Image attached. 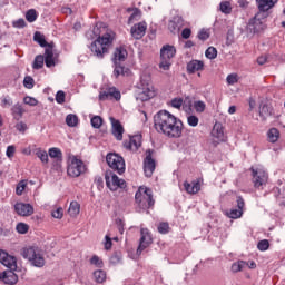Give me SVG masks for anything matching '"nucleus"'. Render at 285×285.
Masks as SVG:
<instances>
[{
  "label": "nucleus",
  "instance_id": "f704fd0d",
  "mask_svg": "<svg viewBox=\"0 0 285 285\" xmlns=\"http://www.w3.org/2000/svg\"><path fill=\"white\" fill-rule=\"evenodd\" d=\"M49 157H51V159H57V161H61V159H63V154L61 153V149L52 147L49 149Z\"/></svg>",
  "mask_w": 285,
  "mask_h": 285
},
{
  "label": "nucleus",
  "instance_id": "6e6d98bb",
  "mask_svg": "<svg viewBox=\"0 0 285 285\" xmlns=\"http://www.w3.org/2000/svg\"><path fill=\"white\" fill-rule=\"evenodd\" d=\"M269 247H271V243H268L267 239H263V240L258 242V244H257L258 250H262V252L266 250Z\"/></svg>",
  "mask_w": 285,
  "mask_h": 285
},
{
  "label": "nucleus",
  "instance_id": "49530a36",
  "mask_svg": "<svg viewBox=\"0 0 285 285\" xmlns=\"http://www.w3.org/2000/svg\"><path fill=\"white\" fill-rule=\"evenodd\" d=\"M104 124V119L100 116H95L91 118V126L92 128H101Z\"/></svg>",
  "mask_w": 285,
  "mask_h": 285
},
{
  "label": "nucleus",
  "instance_id": "ddd939ff",
  "mask_svg": "<svg viewBox=\"0 0 285 285\" xmlns=\"http://www.w3.org/2000/svg\"><path fill=\"white\" fill-rule=\"evenodd\" d=\"M0 263L10 271H17V257L2 249H0Z\"/></svg>",
  "mask_w": 285,
  "mask_h": 285
},
{
  "label": "nucleus",
  "instance_id": "69168bd1",
  "mask_svg": "<svg viewBox=\"0 0 285 285\" xmlns=\"http://www.w3.org/2000/svg\"><path fill=\"white\" fill-rule=\"evenodd\" d=\"M13 28H26V20L23 18H20L13 21Z\"/></svg>",
  "mask_w": 285,
  "mask_h": 285
},
{
  "label": "nucleus",
  "instance_id": "ea45409f",
  "mask_svg": "<svg viewBox=\"0 0 285 285\" xmlns=\"http://www.w3.org/2000/svg\"><path fill=\"white\" fill-rule=\"evenodd\" d=\"M94 277L98 284H104L106 282V272L97 269L94 272Z\"/></svg>",
  "mask_w": 285,
  "mask_h": 285
},
{
  "label": "nucleus",
  "instance_id": "052dcab7",
  "mask_svg": "<svg viewBox=\"0 0 285 285\" xmlns=\"http://www.w3.org/2000/svg\"><path fill=\"white\" fill-rule=\"evenodd\" d=\"M104 246L105 250H110V248H112V238H110V235L105 236Z\"/></svg>",
  "mask_w": 285,
  "mask_h": 285
},
{
  "label": "nucleus",
  "instance_id": "09e8293b",
  "mask_svg": "<svg viewBox=\"0 0 285 285\" xmlns=\"http://www.w3.org/2000/svg\"><path fill=\"white\" fill-rule=\"evenodd\" d=\"M194 108H195L196 112H204V110H206V102H204L202 100H196L194 102Z\"/></svg>",
  "mask_w": 285,
  "mask_h": 285
},
{
  "label": "nucleus",
  "instance_id": "774afa93",
  "mask_svg": "<svg viewBox=\"0 0 285 285\" xmlns=\"http://www.w3.org/2000/svg\"><path fill=\"white\" fill-rule=\"evenodd\" d=\"M90 264H92L94 266L101 267V265L104 264V262H101V258H99V256H94V257L90 259Z\"/></svg>",
  "mask_w": 285,
  "mask_h": 285
},
{
  "label": "nucleus",
  "instance_id": "79ce46f5",
  "mask_svg": "<svg viewBox=\"0 0 285 285\" xmlns=\"http://www.w3.org/2000/svg\"><path fill=\"white\" fill-rule=\"evenodd\" d=\"M12 98L10 96H3L1 99H0V106L1 108H12Z\"/></svg>",
  "mask_w": 285,
  "mask_h": 285
},
{
  "label": "nucleus",
  "instance_id": "6e6552de",
  "mask_svg": "<svg viewBox=\"0 0 285 285\" xmlns=\"http://www.w3.org/2000/svg\"><path fill=\"white\" fill-rule=\"evenodd\" d=\"M86 173V165L76 156H71L68 159L67 174L69 177H80Z\"/></svg>",
  "mask_w": 285,
  "mask_h": 285
},
{
  "label": "nucleus",
  "instance_id": "0e129e2a",
  "mask_svg": "<svg viewBox=\"0 0 285 285\" xmlns=\"http://www.w3.org/2000/svg\"><path fill=\"white\" fill-rule=\"evenodd\" d=\"M141 19V14L139 11H135L128 19V23H135V21H139Z\"/></svg>",
  "mask_w": 285,
  "mask_h": 285
},
{
  "label": "nucleus",
  "instance_id": "338daca9",
  "mask_svg": "<svg viewBox=\"0 0 285 285\" xmlns=\"http://www.w3.org/2000/svg\"><path fill=\"white\" fill-rule=\"evenodd\" d=\"M52 217H55V219H61V217H63V209L62 208H58L56 210H53L51 213Z\"/></svg>",
  "mask_w": 285,
  "mask_h": 285
},
{
  "label": "nucleus",
  "instance_id": "2f4dec72",
  "mask_svg": "<svg viewBox=\"0 0 285 285\" xmlns=\"http://www.w3.org/2000/svg\"><path fill=\"white\" fill-rule=\"evenodd\" d=\"M279 129L271 128L267 131V140L269 141V144H277V141H279Z\"/></svg>",
  "mask_w": 285,
  "mask_h": 285
},
{
  "label": "nucleus",
  "instance_id": "39448f33",
  "mask_svg": "<svg viewBox=\"0 0 285 285\" xmlns=\"http://www.w3.org/2000/svg\"><path fill=\"white\" fill-rule=\"evenodd\" d=\"M136 204L139 208L146 209L155 206V199H153V190L147 187H139L135 195Z\"/></svg>",
  "mask_w": 285,
  "mask_h": 285
},
{
  "label": "nucleus",
  "instance_id": "58836bf2",
  "mask_svg": "<svg viewBox=\"0 0 285 285\" xmlns=\"http://www.w3.org/2000/svg\"><path fill=\"white\" fill-rule=\"evenodd\" d=\"M35 155L42 161L43 164H48V151L41 148H37Z\"/></svg>",
  "mask_w": 285,
  "mask_h": 285
},
{
  "label": "nucleus",
  "instance_id": "5fc2aeb1",
  "mask_svg": "<svg viewBox=\"0 0 285 285\" xmlns=\"http://www.w3.org/2000/svg\"><path fill=\"white\" fill-rule=\"evenodd\" d=\"M171 108H176L177 110H179L181 108V106H184V99L181 98H174L170 102Z\"/></svg>",
  "mask_w": 285,
  "mask_h": 285
},
{
  "label": "nucleus",
  "instance_id": "7c9ffc66",
  "mask_svg": "<svg viewBox=\"0 0 285 285\" xmlns=\"http://www.w3.org/2000/svg\"><path fill=\"white\" fill-rule=\"evenodd\" d=\"M271 115H273V108L266 104H261L259 117L263 119V121H266L267 117H271Z\"/></svg>",
  "mask_w": 285,
  "mask_h": 285
},
{
  "label": "nucleus",
  "instance_id": "e433bc0d",
  "mask_svg": "<svg viewBox=\"0 0 285 285\" xmlns=\"http://www.w3.org/2000/svg\"><path fill=\"white\" fill-rule=\"evenodd\" d=\"M246 266H248V263L246 261H238L237 263H234L232 265V272L239 273V272L244 271V268H246Z\"/></svg>",
  "mask_w": 285,
  "mask_h": 285
},
{
  "label": "nucleus",
  "instance_id": "5701e85b",
  "mask_svg": "<svg viewBox=\"0 0 285 285\" xmlns=\"http://www.w3.org/2000/svg\"><path fill=\"white\" fill-rule=\"evenodd\" d=\"M184 28V18L181 16H175L168 23L170 32H179Z\"/></svg>",
  "mask_w": 285,
  "mask_h": 285
},
{
  "label": "nucleus",
  "instance_id": "9b49d317",
  "mask_svg": "<svg viewBox=\"0 0 285 285\" xmlns=\"http://www.w3.org/2000/svg\"><path fill=\"white\" fill-rule=\"evenodd\" d=\"M153 244V235H150V232L148 228H141L140 229V240H139V246L137 248V255H140Z\"/></svg>",
  "mask_w": 285,
  "mask_h": 285
},
{
  "label": "nucleus",
  "instance_id": "4468645a",
  "mask_svg": "<svg viewBox=\"0 0 285 285\" xmlns=\"http://www.w3.org/2000/svg\"><path fill=\"white\" fill-rule=\"evenodd\" d=\"M108 99H116V101H119V99H121V92H119V90H117V88L115 87H110L106 90L100 91L99 100L108 101Z\"/></svg>",
  "mask_w": 285,
  "mask_h": 285
},
{
  "label": "nucleus",
  "instance_id": "a18cd8bd",
  "mask_svg": "<svg viewBox=\"0 0 285 285\" xmlns=\"http://www.w3.org/2000/svg\"><path fill=\"white\" fill-rule=\"evenodd\" d=\"M205 57L207 59H217V49L215 47H209L206 51H205Z\"/></svg>",
  "mask_w": 285,
  "mask_h": 285
},
{
  "label": "nucleus",
  "instance_id": "f3484780",
  "mask_svg": "<svg viewBox=\"0 0 285 285\" xmlns=\"http://www.w3.org/2000/svg\"><path fill=\"white\" fill-rule=\"evenodd\" d=\"M14 210L17 215H20L21 217H30V215L35 213V207L30 204L17 203L14 205Z\"/></svg>",
  "mask_w": 285,
  "mask_h": 285
},
{
  "label": "nucleus",
  "instance_id": "2eb2a0df",
  "mask_svg": "<svg viewBox=\"0 0 285 285\" xmlns=\"http://www.w3.org/2000/svg\"><path fill=\"white\" fill-rule=\"evenodd\" d=\"M109 121L111 124V135H114L117 141H121V139H124V126H121L119 120L112 117L109 118Z\"/></svg>",
  "mask_w": 285,
  "mask_h": 285
},
{
  "label": "nucleus",
  "instance_id": "dca6fc26",
  "mask_svg": "<svg viewBox=\"0 0 285 285\" xmlns=\"http://www.w3.org/2000/svg\"><path fill=\"white\" fill-rule=\"evenodd\" d=\"M155 168H156L155 159H153V154H150V150H148L147 156L144 160L145 177H153V173H155Z\"/></svg>",
  "mask_w": 285,
  "mask_h": 285
},
{
  "label": "nucleus",
  "instance_id": "37998d69",
  "mask_svg": "<svg viewBox=\"0 0 285 285\" xmlns=\"http://www.w3.org/2000/svg\"><path fill=\"white\" fill-rule=\"evenodd\" d=\"M37 10L35 9H30L26 12V20L29 22V23H35V21H37Z\"/></svg>",
  "mask_w": 285,
  "mask_h": 285
},
{
  "label": "nucleus",
  "instance_id": "cd10ccee",
  "mask_svg": "<svg viewBox=\"0 0 285 285\" xmlns=\"http://www.w3.org/2000/svg\"><path fill=\"white\" fill-rule=\"evenodd\" d=\"M115 69H114V76L116 78L118 77H130V69L121 66V62H116L114 63Z\"/></svg>",
  "mask_w": 285,
  "mask_h": 285
},
{
  "label": "nucleus",
  "instance_id": "72a5a7b5",
  "mask_svg": "<svg viewBox=\"0 0 285 285\" xmlns=\"http://www.w3.org/2000/svg\"><path fill=\"white\" fill-rule=\"evenodd\" d=\"M80 212L81 205H79L76 200L71 202L68 209L70 217H77V215H79Z\"/></svg>",
  "mask_w": 285,
  "mask_h": 285
},
{
  "label": "nucleus",
  "instance_id": "603ef678",
  "mask_svg": "<svg viewBox=\"0 0 285 285\" xmlns=\"http://www.w3.org/2000/svg\"><path fill=\"white\" fill-rule=\"evenodd\" d=\"M268 18V11L258 10V12L255 14L254 19L257 21H263Z\"/></svg>",
  "mask_w": 285,
  "mask_h": 285
},
{
  "label": "nucleus",
  "instance_id": "de8ad7c7",
  "mask_svg": "<svg viewBox=\"0 0 285 285\" xmlns=\"http://www.w3.org/2000/svg\"><path fill=\"white\" fill-rule=\"evenodd\" d=\"M29 226L26 223H19L16 226V230L17 233H19L20 235H26V233H28Z\"/></svg>",
  "mask_w": 285,
  "mask_h": 285
},
{
  "label": "nucleus",
  "instance_id": "f8f14e48",
  "mask_svg": "<svg viewBox=\"0 0 285 285\" xmlns=\"http://www.w3.org/2000/svg\"><path fill=\"white\" fill-rule=\"evenodd\" d=\"M236 204L237 208H232L226 212V215L229 217V219H239L242 215H244V206H246L244 198L242 196H237Z\"/></svg>",
  "mask_w": 285,
  "mask_h": 285
},
{
  "label": "nucleus",
  "instance_id": "c9c22d12",
  "mask_svg": "<svg viewBox=\"0 0 285 285\" xmlns=\"http://www.w3.org/2000/svg\"><path fill=\"white\" fill-rule=\"evenodd\" d=\"M43 63H45V57L42 55L36 56L32 63L33 70H41V68H43Z\"/></svg>",
  "mask_w": 285,
  "mask_h": 285
},
{
  "label": "nucleus",
  "instance_id": "4c0bfd02",
  "mask_svg": "<svg viewBox=\"0 0 285 285\" xmlns=\"http://www.w3.org/2000/svg\"><path fill=\"white\" fill-rule=\"evenodd\" d=\"M66 124L67 126H69V128H75V126L79 124V118L77 117V115L69 114L66 117Z\"/></svg>",
  "mask_w": 285,
  "mask_h": 285
},
{
  "label": "nucleus",
  "instance_id": "7ed1b4c3",
  "mask_svg": "<svg viewBox=\"0 0 285 285\" xmlns=\"http://www.w3.org/2000/svg\"><path fill=\"white\" fill-rule=\"evenodd\" d=\"M24 259H29L32 266L36 268H43L46 266V258L43 257V250L38 246H28L22 249L21 253Z\"/></svg>",
  "mask_w": 285,
  "mask_h": 285
},
{
  "label": "nucleus",
  "instance_id": "3c124183",
  "mask_svg": "<svg viewBox=\"0 0 285 285\" xmlns=\"http://www.w3.org/2000/svg\"><path fill=\"white\" fill-rule=\"evenodd\" d=\"M23 86L24 88L31 90V88H35V79H32L30 76H26L23 79Z\"/></svg>",
  "mask_w": 285,
  "mask_h": 285
},
{
  "label": "nucleus",
  "instance_id": "1a4fd4ad",
  "mask_svg": "<svg viewBox=\"0 0 285 285\" xmlns=\"http://www.w3.org/2000/svg\"><path fill=\"white\" fill-rule=\"evenodd\" d=\"M106 161L112 170H116L118 175H124L126 173V160L118 154H108L106 157Z\"/></svg>",
  "mask_w": 285,
  "mask_h": 285
},
{
  "label": "nucleus",
  "instance_id": "f03ea898",
  "mask_svg": "<svg viewBox=\"0 0 285 285\" xmlns=\"http://www.w3.org/2000/svg\"><path fill=\"white\" fill-rule=\"evenodd\" d=\"M112 41H115V32H106L91 43V52L97 57V59H104V56L108 55V50H110Z\"/></svg>",
  "mask_w": 285,
  "mask_h": 285
},
{
  "label": "nucleus",
  "instance_id": "e2e57ef3",
  "mask_svg": "<svg viewBox=\"0 0 285 285\" xmlns=\"http://www.w3.org/2000/svg\"><path fill=\"white\" fill-rule=\"evenodd\" d=\"M210 33H208V31H206V29H202L198 32V39H200V41H206L207 39H209Z\"/></svg>",
  "mask_w": 285,
  "mask_h": 285
},
{
  "label": "nucleus",
  "instance_id": "393cba45",
  "mask_svg": "<svg viewBox=\"0 0 285 285\" xmlns=\"http://www.w3.org/2000/svg\"><path fill=\"white\" fill-rule=\"evenodd\" d=\"M199 70H204V61L191 60L187 63V72L189 75H195V72H199Z\"/></svg>",
  "mask_w": 285,
  "mask_h": 285
},
{
  "label": "nucleus",
  "instance_id": "a211bd4d",
  "mask_svg": "<svg viewBox=\"0 0 285 285\" xmlns=\"http://www.w3.org/2000/svg\"><path fill=\"white\" fill-rule=\"evenodd\" d=\"M147 28L148 26L146 24V22H138L131 27L130 35L134 39H142L146 35Z\"/></svg>",
  "mask_w": 285,
  "mask_h": 285
},
{
  "label": "nucleus",
  "instance_id": "6ab92c4d",
  "mask_svg": "<svg viewBox=\"0 0 285 285\" xmlns=\"http://www.w3.org/2000/svg\"><path fill=\"white\" fill-rule=\"evenodd\" d=\"M266 28V24H264V21L257 20L253 18L249 20L247 24V30L250 32V35H257V32H262Z\"/></svg>",
  "mask_w": 285,
  "mask_h": 285
},
{
  "label": "nucleus",
  "instance_id": "4d7b16f0",
  "mask_svg": "<svg viewBox=\"0 0 285 285\" xmlns=\"http://www.w3.org/2000/svg\"><path fill=\"white\" fill-rule=\"evenodd\" d=\"M226 81H227L228 86H235V83H237V81H238L237 73L228 75L226 78Z\"/></svg>",
  "mask_w": 285,
  "mask_h": 285
},
{
  "label": "nucleus",
  "instance_id": "680f3d73",
  "mask_svg": "<svg viewBox=\"0 0 285 285\" xmlns=\"http://www.w3.org/2000/svg\"><path fill=\"white\" fill-rule=\"evenodd\" d=\"M16 151H17V148L14 147V145H10L7 147L6 155L9 159H12V157H14Z\"/></svg>",
  "mask_w": 285,
  "mask_h": 285
},
{
  "label": "nucleus",
  "instance_id": "c85d7f7f",
  "mask_svg": "<svg viewBox=\"0 0 285 285\" xmlns=\"http://www.w3.org/2000/svg\"><path fill=\"white\" fill-rule=\"evenodd\" d=\"M275 3H277V0H256L258 10L267 12L268 10H272V8H275Z\"/></svg>",
  "mask_w": 285,
  "mask_h": 285
},
{
  "label": "nucleus",
  "instance_id": "473e14b6",
  "mask_svg": "<svg viewBox=\"0 0 285 285\" xmlns=\"http://www.w3.org/2000/svg\"><path fill=\"white\" fill-rule=\"evenodd\" d=\"M33 40L36 43H39L41 48H50L51 45H48V41H46V37L41 35V32L37 31L33 36Z\"/></svg>",
  "mask_w": 285,
  "mask_h": 285
},
{
  "label": "nucleus",
  "instance_id": "4be33fe9",
  "mask_svg": "<svg viewBox=\"0 0 285 285\" xmlns=\"http://www.w3.org/2000/svg\"><path fill=\"white\" fill-rule=\"evenodd\" d=\"M140 146L141 138H139V136H134L129 140L124 141V148H126V150H132L134 153L139 150Z\"/></svg>",
  "mask_w": 285,
  "mask_h": 285
},
{
  "label": "nucleus",
  "instance_id": "864d4df0",
  "mask_svg": "<svg viewBox=\"0 0 285 285\" xmlns=\"http://www.w3.org/2000/svg\"><path fill=\"white\" fill-rule=\"evenodd\" d=\"M26 186L28 183L26 180H21L16 188V195H23V190H26Z\"/></svg>",
  "mask_w": 285,
  "mask_h": 285
},
{
  "label": "nucleus",
  "instance_id": "13d9d810",
  "mask_svg": "<svg viewBox=\"0 0 285 285\" xmlns=\"http://www.w3.org/2000/svg\"><path fill=\"white\" fill-rule=\"evenodd\" d=\"M23 104H26L27 106H37L39 104V101H37V99L27 96L23 98Z\"/></svg>",
  "mask_w": 285,
  "mask_h": 285
},
{
  "label": "nucleus",
  "instance_id": "0eeeda50",
  "mask_svg": "<svg viewBox=\"0 0 285 285\" xmlns=\"http://www.w3.org/2000/svg\"><path fill=\"white\" fill-rule=\"evenodd\" d=\"M105 181H106L107 188H109V190H112V191L119 190V188L121 190H126L127 188L126 180H124L122 178H119V176H117V174L112 171H106Z\"/></svg>",
  "mask_w": 285,
  "mask_h": 285
},
{
  "label": "nucleus",
  "instance_id": "aec40b11",
  "mask_svg": "<svg viewBox=\"0 0 285 285\" xmlns=\"http://www.w3.org/2000/svg\"><path fill=\"white\" fill-rule=\"evenodd\" d=\"M14 271L16 269L4 271L3 273H1L0 279L9 285L17 284V282H19V277L16 275Z\"/></svg>",
  "mask_w": 285,
  "mask_h": 285
},
{
  "label": "nucleus",
  "instance_id": "8fccbe9b",
  "mask_svg": "<svg viewBox=\"0 0 285 285\" xmlns=\"http://www.w3.org/2000/svg\"><path fill=\"white\" fill-rule=\"evenodd\" d=\"M169 230H170V225H168V223H160L158 225V233H160V235H167Z\"/></svg>",
  "mask_w": 285,
  "mask_h": 285
},
{
  "label": "nucleus",
  "instance_id": "b1692460",
  "mask_svg": "<svg viewBox=\"0 0 285 285\" xmlns=\"http://www.w3.org/2000/svg\"><path fill=\"white\" fill-rule=\"evenodd\" d=\"M184 188L188 195H197V193L202 190V184L199 180H194L191 183L185 181Z\"/></svg>",
  "mask_w": 285,
  "mask_h": 285
},
{
  "label": "nucleus",
  "instance_id": "bf43d9fd",
  "mask_svg": "<svg viewBox=\"0 0 285 285\" xmlns=\"http://www.w3.org/2000/svg\"><path fill=\"white\" fill-rule=\"evenodd\" d=\"M56 101H57V104H65L66 102V92H63V91H58L57 94H56Z\"/></svg>",
  "mask_w": 285,
  "mask_h": 285
},
{
  "label": "nucleus",
  "instance_id": "9d476101",
  "mask_svg": "<svg viewBox=\"0 0 285 285\" xmlns=\"http://www.w3.org/2000/svg\"><path fill=\"white\" fill-rule=\"evenodd\" d=\"M253 184L256 188L262 189L268 181V173L262 168H252Z\"/></svg>",
  "mask_w": 285,
  "mask_h": 285
},
{
  "label": "nucleus",
  "instance_id": "423d86ee",
  "mask_svg": "<svg viewBox=\"0 0 285 285\" xmlns=\"http://www.w3.org/2000/svg\"><path fill=\"white\" fill-rule=\"evenodd\" d=\"M177 55V49H175L174 46L165 45L160 49V63L159 68L161 70H170V66H173V62L170 59Z\"/></svg>",
  "mask_w": 285,
  "mask_h": 285
},
{
  "label": "nucleus",
  "instance_id": "20e7f679",
  "mask_svg": "<svg viewBox=\"0 0 285 285\" xmlns=\"http://www.w3.org/2000/svg\"><path fill=\"white\" fill-rule=\"evenodd\" d=\"M138 97L140 101H148L155 97V87H153L150 75H142L140 77Z\"/></svg>",
  "mask_w": 285,
  "mask_h": 285
},
{
  "label": "nucleus",
  "instance_id": "412c9836",
  "mask_svg": "<svg viewBox=\"0 0 285 285\" xmlns=\"http://www.w3.org/2000/svg\"><path fill=\"white\" fill-rule=\"evenodd\" d=\"M128 58V51L124 47H117L114 51L112 63H124Z\"/></svg>",
  "mask_w": 285,
  "mask_h": 285
},
{
  "label": "nucleus",
  "instance_id": "c756f323",
  "mask_svg": "<svg viewBox=\"0 0 285 285\" xmlns=\"http://www.w3.org/2000/svg\"><path fill=\"white\" fill-rule=\"evenodd\" d=\"M212 137L217 139L218 141H224V127L222 124L216 122L212 130Z\"/></svg>",
  "mask_w": 285,
  "mask_h": 285
},
{
  "label": "nucleus",
  "instance_id": "a878e982",
  "mask_svg": "<svg viewBox=\"0 0 285 285\" xmlns=\"http://www.w3.org/2000/svg\"><path fill=\"white\" fill-rule=\"evenodd\" d=\"M45 65L47 68L55 67V52L52 51V46L45 49Z\"/></svg>",
  "mask_w": 285,
  "mask_h": 285
},
{
  "label": "nucleus",
  "instance_id": "a19ab883",
  "mask_svg": "<svg viewBox=\"0 0 285 285\" xmlns=\"http://www.w3.org/2000/svg\"><path fill=\"white\" fill-rule=\"evenodd\" d=\"M219 10L223 14H230V12H233V7H230L229 1H223L219 4Z\"/></svg>",
  "mask_w": 285,
  "mask_h": 285
},
{
  "label": "nucleus",
  "instance_id": "bb28decb",
  "mask_svg": "<svg viewBox=\"0 0 285 285\" xmlns=\"http://www.w3.org/2000/svg\"><path fill=\"white\" fill-rule=\"evenodd\" d=\"M26 114V109H23V106L19 102L14 104L11 107V115L16 121H19V119L23 118V115Z\"/></svg>",
  "mask_w": 285,
  "mask_h": 285
},
{
  "label": "nucleus",
  "instance_id": "f257e3e1",
  "mask_svg": "<svg viewBox=\"0 0 285 285\" xmlns=\"http://www.w3.org/2000/svg\"><path fill=\"white\" fill-rule=\"evenodd\" d=\"M154 126L157 132L169 139H179L181 132H184V122L166 110H160L155 115Z\"/></svg>",
  "mask_w": 285,
  "mask_h": 285
},
{
  "label": "nucleus",
  "instance_id": "c03bdc74",
  "mask_svg": "<svg viewBox=\"0 0 285 285\" xmlns=\"http://www.w3.org/2000/svg\"><path fill=\"white\" fill-rule=\"evenodd\" d=\"M187 124L191 128H197V126H199V118L197 116H194V115L188 116L187 117Z\"/></svg>",
  "mask_w": 285,
  "mask_h": 285
}]
</instances>
